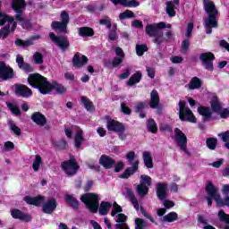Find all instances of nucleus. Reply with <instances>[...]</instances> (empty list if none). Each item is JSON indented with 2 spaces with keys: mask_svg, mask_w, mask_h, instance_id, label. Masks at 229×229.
<instances>
[{
  "mask_svg": "<svg viewBox=\"0 0 229 229\" xmlns=\"http://www.w3.org/2000/svg\"><path fill=\"white\" fill-rule=\"evenodd\" d=\"M112 208V204L110 202H101L98 212L100 216H106Z\"/></svg>",
  "mask_w": 229,
  "mask_h": 229,
  "instance_id": "obj_32",
  "label": "nucleus"
},
{
  "mask_svg": "<svg viewBox=\"0 0 229 229\" xmlns=\"http://www.w3.org/2000/svg\"><path fill=\"white\" fill-rule=\"evenodd\" d=\"M114 164H115V161L108 156H101L99 159V165H103L106 169H110L114 166Z\"/></svg>",
  "mask_w": 229,
  "mask_h": 229,
  "instance_id": "obj_30",
  "label": "nucleus"
},
{
  "mask_svg": "<svg viewBox=\"0 0 229 229\" xmlns=\"http://www.w3.org/2000/svg\"><path fill=\"white\" fill-rule=\"evenodd\" d=\"M214 58V54L211 52H207L200 55V60L207 71H214V64L212 63Z\"/></svg>",
  "mask_w": 229,
  "mask_h": 229,
  "instance_id": "obj_14",
  "label": "nucleus"
},
{
  "mask_svg": "<svg viewBox=\"0 0 229 229\" xmlns=\"http://www.w3.org/2000/svg\"><path fill=\"white\" fill-rule=\"evenodd\" d=\"M120 212H123V208H121V206H119L117 202H114L113 204V209L111 212L112 217H115V216H117V214H120Z\"/></svg>",
  "mask_w": 229,
  "mask_h": 229,
  "instance_id": "obj_50",
  "label": "nucleus"
},
{
  "mask_svg": "<svg viewBox=\"0 0 229 229\" xmlns=\"http://www.w3.org/2000/svg\"><path fill=\"white\" fill-rule=\"evenodd\" d=\"M89 62V59H87V56L81 55V54H75L73 56V65L74 67H83L85 64Z\"/></svg>",
  "mask_w": 229,
  "mask_h": 229,
  "instance_id": "obj_26",
  "label": "nucleus"
},
{
  "mask_svg": "<svg viewBox=\"0 0 229 229\" xmlns=\"http://www.w3.org/2000/svg\"><path fill=\"white\" fill-rule=\"evenodd\" d=\"M175 5L173 1L166 2V13L170 17H174L176 15V11L174 10Z\"/></svg>",
  "mask_w": 229,
  "mask_h": 229,
  "instance_id": "obj_39",
  "label": "nucleus"
},
{
  "mask_svg": "<svg viewBox=\"0 0 229 229\" xmlns=\"http://www.w3.org/2000/svg\"><path fill=\"white\" fill-rule=\"evenodd\" d=\"M135 17V13H133V12L130 11V10H126L125 12L120 13L119 15V19L121 21L124 20V19H131Z\"/></svg>",
  "mask_w": 229,
  "mask_h": 229,
  "instance_id": "obj_45",
  "label": "nucleus"
},
{
  "mask_svg": "<svg viewBox=\"0 0 229 229\" xmlns=\"http://www.w3.org/2000/svg\"><path fill=\"white\" fill-rule=\"evenodd\" d=\"M44 196H38V197H30L27 196L24 198V201L28 203L29 205H35L36 207H38L44 203Z\"/></svg>",
  "mask_w": 229,
  "mask_h": 229,
  "instance_id": "obj_25",
  "label": "nucleus"
},
{
  "mask_svg": "<svg viewBox=\"0 0 229 229\" xmlns=\"http://www.w3.org/2000/svg\"><path fill=\"white\" fill-rule=\"evenodd\" d=\"M126 219L128 217L124 214H118V219L116 220L115 228L116 229H130L128 224H126Z\"/></svg>",
  "mask_w": 229,
  "mask_h": 229,
  "instance_id": "obj_31",
  "label": "nucleus"
},
{
  "mask_svg": "<svg viewBox=\"0 0 229 229\" xmlns=\"http://www.w3.org/2000/svg\"><path fill=\"white\" fill-rule=\"evenodd\" d=\"M40 38L39 35L33 36L32 38L27 39V40H21L17 39L15 41L16 46H20L21 47H28L30 46H33L35 44V40H38Z\"/></svg>",
  "mask_w": 229,
  "mask_h": 229,
  "instance_id": "obj_24",
  "label": "nucleus"
},
{
  "mask_svg": "<svg viewBox=\"0 0 229 229\" xmlns=\"http://www.w3.org/2000/svg\"><path fill=\"white\" fill-rule=\"evenodd\" d=\"M106 128L108 131H124V126L115 120H108Z\"/></svg>",
  "mask_w": 229,
  "mask_h": 229,
  "instance_id": "obj_19",
  "label": "nucleus"
},
{
  "mask_svg": "<svg viewBox=\"0 0 229 229\" xmlns=\"http://www.w3.org/2000/svg\"><path fill=\"white\" fill-rule=\"evenodd\" d=\"M206 191L208 194V207L212 206V199H214L217 207H229V196L225 197V199H221L219 195V189H217L212 182H208L206 186Z\"/></svg>",
  "mask_w": 229,
  "mask_h": 229,
  "instance_id": "obj_3",
  "label": "nucleus"
},
{
  "mask_svg": "<svg viewBox=\"0 0 229 229\" xmlns=\"http://www.w3.org/2000/svg\"><path fill=\"white\" fill-rule=\"evenodd\" d=\"M164 207H165V208H173V207H174V202H173V200H164L163 202Z\"/></svg>",
  "mask_w": 229,
  "mask_h": 229,
  "instance_id": "obj_61",
  "label": "nucleus"
},
{
  "mask_svg": "<svg viewBox=\"0 0 229 229\" xmlns=\"http://www.w3.org/2000/svg\"><path fill=\"white\" fill-rule=\"evenodd\" d=\"M148 105L150 108H158V106L160 105V95H158V91H157V89L151 91Z\"/></svg>",
  "mask_w": 229,
  "mask_h": 229,
  "instance_id": "obj_20",
  "label": "nucleus"
},
{
  "mask_svg": "<svg viewBox=\"0 0 229 229\" xmlns=\"http://www.w3.org/2000/svg\"><path fill=\"white\" fill-rule=\"evenodd\" d=\"M49 37L52 40V42H55L62 49V51H65L67 47H69V40H67V38L65 37H57L55 35V33H50Z\"/></svg>",
  "mask_w": 229,
  "mask_h": 229,
  "instance_id": "obj_16",
  "label": "nucleus"
},
{
  "mask_svg": "<svg viewBox=\"0 0 229 229\" xmlns=\"http://www.w3.org/2000/svg\"><path fill=\"white\" fill-rule=\"evenodd\" d=\"M147 128L149 131H152V133H157V123H155V120L148 119Z\"/></svg>",
  "mask_w": 229,
  "mask_h": 229,
  "instance_id": "obj_52",
  "label": "nucleus"
},
{
  "mask_svg": "<svg viewBox=\"0 0 229 229\" xmlns=\"http://www.w3.org/2000/svg\"><path fill=\"white\" fill-rule=\"evenodd\" d=\"M190 41L189 39H185L182 41V49L183 53H187V51H189V46H190Z\"/></svg>",
  "mask_w": 229,
  "mask_h": 229,
  "instance_id": "obj_60",
  "label": "nucleus"
},
{
  "mask_svg": "<svg viewBox=\"0 0 229 229\" xmlns=\"http://www.w3.org/2000/svg\"><path fill=\"white\" fill-rule=\"evenodd\" d=\"M179 118L181 119V121L196 123V116H194L192 111L185 106V101L179 102Z\"/></svg>",
  "mask_w": 229,
  "mask_h": 229,
  "instance_id": "obj_8",
  "label": "nucleus"
},
{
  "mask_svg": "<svg viewBox=\"0 0 229 229\" xmlns=\"http://www.w3.org/2000/svg\"><path fill=\"white\" fill-rule=\"evenodd\" d=\"M114 53L118 57H114V59L113 60V65L114 67H117V65H119V64H122L123 60H124V52H123V49L121 47H114Z\"/></svg>",
  "mask_w": 229,
  "mask_h": 229,
  "instance_id": "obj_29",
  "label": "nucleus"
},
{
  "mask_svg": "<svg viewBox=\"0 0 229 229\" xmlns=\"http://www.w3.org/2000/svg\"><path fill=\"white\" fill-rule=\"evenodd\" d=\"M164 28L171 29V24L165 22H159L155 24H149L146 27V33L148 37H154L155 44H162L164 42V33L162 30Z\"/></svg>",
  "mask_w": 229,
  "mask_h": 229,
  "instance_id": "obj_4",
  "label": "nucleus"
},
{
  "mask_svg": "<svg viewBox=\"0 0 229 229\" xmlns=\"http://www.w3.org/2000/svg\"><path fill=\"white\" fill-rule=\"evenodd\" d=\"M142 80V73L140 72H136L128 81V85H135Z\"/></svg>",
  "mask_w": 229,
  "mask_h": 229,
  "instance_id": "obj_36",
  "label": "nucleus"
},
{
  "mask_svg": "<svg viewBox=\"0 0 229 229\" xmlns=\"http://www.w3.org/2000/svg\"><path fill=\"white\" fill-rule=\"evenodd\" d=\"M82 203L86 204V207L96 214L98 208H99V195L95 193H86L81 197Z\"/></svg>",
  "mask_w": 229,
  "mask_h": 229,
  "instance_id": "obj_7",
  "label": "nucleus"
},
{
  "mask_svg": "<svg viewBox=\"0 0 229 229\" xmlns=\"http://www.w3.org/2000/svg\"><path fill=\"white\" fill-rule=\"evenodd\" d=\"M157 187V196L159 199H165V196H167V184L157 182L156 184Z\"/></svg>",
  "mask_w": 229,
  "mask_h": 229,
  "instance_id": "obj_22",
  "label": "nucleus"
},
{
  "mask_svg": "<svg viewBox=\"0 0 229 229\" xmlns=\"http://www.w3.org/2000/svg\"><path fill=\"white\" fill-rule=\"evenodd\" d=\"M143 162L148 169H153V157H151V153L148 151L143 152Z\"/></svg>",
  "mask_w": 229,
  "mask_h": 229,
  "instance_id": "obj_33",
  "label": "nucleus"
},
{
  "mask_svg": "<svg viewBox=\"0 0 229 229\" xmlns=\"http://www.w3.org/2000/svg\"><path fill=\"white\" fill-rule=\"evenodd\" d=\"M198 112L204 119L212 118V109L209 107L200 106L198 108Z\"/></svg>",
  "mask_w": 229,
  "mask_h": 229,
  "instance_id": "obj_35",
  "label": "nucleus"
},
{
  "mask_svg": "<svg viewBox=\"0 0 229 229\" xmlns=\"http://www.w3.org/2000/svg\"><path fill=\"white\" fill-rule=\"evenodd\" d=\"M6 105L12 114H14V115H21V109H19V106H17V104L6 103Z\"/></svg>",
  "mask_w": 229,
  "mask_h": 229,
  "instance_id": "obj_44",
  "label": "nucleus"
},
{
  "mask_svg": "<svg viewBox=\"0 0 229 229\" xmlns=\"http://www.w3.org/2000/svg\"><path fill=\"white\" fill-rule=\"evenodd\" d=\"M172 64H182L183 62V58L180 56H173L171 57Z\"/></svg>",
  "mask_w": 229,
  "mask_h": 229,
  "instance_id": "obj_63",
  "label": "nucleus"
},
{
  "mask_svg": "<svg viewBox=\"0 0 229 229\" xmlns=\"http://www.w3.org/2000/svg\"><path fill=\"white\" fill-rule=\"evenodd\" d=\"M204 10L208 14V17L204 21V27L206 28V33L210 35V33H212V28H217V20L216 19L217 9H216L214 2L205 0Z\"/></svg>",
  "mask_w": 229,
  "mask_h": 229,
  "instance_id": "obj_2",
  "label": "nucleus"
},
{
  "mask_svg": "<svg viewBox=\"0 0 229 229\" xmlns=\"http://www.w3.org/2000/svg\"><path fill=\"white\" fill-rule=\"evenodd\" d=\"M31 119L33 123H36L38 126H46V123L47 121L46 120V116L39 112H36L31 115Z\"/></svg>",
  "mask_w": 229,
  "mask_h": 229,
  "instance_id": "obj_27",
  "label": "nucleus"
},
{
  "mask_svg": "<svg viewBox=\"0 0 229 229\" xmlns=\"http://www.w3.org/2000/svg\"><path fill=\"white\" fill-rule=\"evenodd\" d=\"M56 209V199H50L43 204V212L45 214H53Z\"/></svg>",
  "mask_w": 229,
  "mask_h": 229,
  "instance_id": "obj_18",
  "label": "nucleus"
},
{
  "mask_svg": "<svg viewBox=\"0 0 229 229\" xmlns=\"http://www.w3.org/2000/svg\"><path fill=\"white\" fill-rule=\"evenodd\" d=\"M135 223H136L135 229H144V226H146V223H144V220L140 218H137Z\"/></svg>",
  "mask_w": 229,
  "mask_h": 229,
  "instance_id": "obj_58",
  "label": "nucleus"
},
{
  "mask_svg": "<svg viewBox=\"0 0 229 229\" xmlns=\"http://www.w3.org/2000/svg\"><path fill=\"white\" fill-rule=\"evenodd\" d=\"M128 196H129V199L132 203L134 208L136 210H139V202L137 201V199L135 198V195H133L131 191H128Z\"/></svg>",
  "mask_w": 229,
  "mask_h": 229,
  "instance_id": "obj_49",
  "label": "nucleus"
},
{
  "mask_svg": "<svg viewBox=\"0 0 229 229\" xmlns=\"http://www.w3.org/2000/svg\"><path fill=\"white\" fill-rule=\"evenodd\" d=\"M198 221L200 225H204L203 229H215L214 226L208 225V221L203 216H199Z\"/></svg>",
  "mask_w": 229,
  "mask_h": 229,
  "instance_id": "obj_46",
  "label": "nucleus"
},
{
  "mask_svg": "<svg viewBox=\"0 0 229 229\" xmlns=\"http://www.w3.org/2000/svg\"><path fill=\"white\" fill-rule=\"evenodd\" d=\"M218 217L222 223H225V225H229V215L225 213V211L220 210L218 212Z\"/></svg>",
  "mask_w": 229,
  "mask_h": 229,
  "instance_id": "obj_51",
  "label": "nucleus"
},
{
  "mask_svg": "<svg viewBox=\"0 0 229 229\" xmlns=\"http://www.w3.org/2000/svg\"><path fill=\"white\" fill-rule=\"evenodd\" d=\"M10 124V128L12 130V131H13V133H15V135H21V129L19 127H17L13 123H9Z\"/></svg>",
  "mask_w": 229,
  "mask_h": 229,
  "instance_id": "obj_59",
  "label": "nucleus"
},
{
  "mask_svg": "<svg viewBox=\"0 0 229 229\" xmlns=\"http://www.w3.org/2000/svg\"><path fill=\"white\" fill-rule=\"evenodd\" d=\"M211 107L214 112H219L222 119L229 117V108L221 109V102L217 99V97L214 96L211 99Z\"/></svg>",
  "mask_w": 229,
  "mask_h": 229,
  "instance_id": "obj_13",
  "label": "nucleus"
},
{
  "mask_svg": "<svg viewBox=\"0 0 229 229\" xmlns=\"http://www.w3.org/2000/svg\"><path fill=\"white\" fill-rule=\"evenodd\" d=\"M192 30H194V24L192 22L188 23L185 37L187 38L191 37Z\"/></svg>",
  "mask_w": 229,
  "mask_h": 229,
  "instance_id": "obj_57",
  "label": "nucleus"
},
{
  "mask_svg": "<svg viewBox=\"0 0 229 229\" xmlns=\"http://www.w3.org/2000/svg\"><path fill=\"white\" fill-rule=\"evenodd\" d=\"M121 107H122V112L123 114H126L127 115H130V114H131V110L129 109L128 106H126V104H122Z\"/></svg>",
  "mask_w": 229,
  "mask_h": 229,
  "instance_id": "obj_64",
  "label": "nucleus"
},
{
  "mask_svg": "<svg viewBox=\"0 0 229 229\" xmlns=\"http://www.w3.org/2000/svg\"><path fill=\"white\" fill-rule=\"evenodd\" d=\"M62 167L68 176H72V174H76L80 166L78 165V163H76L75 158H71L70 160L64 162Z\"/></svg>",
  "mask_w": 229,
  "mask_h": 229,
  "instance_id": "obj_12",
  "label": "nucleus"
},
{
  "mask_svg": "<svg viewBox=\"0 0 229 229\" xmlns=\"http://www.w3.org/2000/svg\"><path fill=\"white\" fill-rule=\"evenodd\" d=\"M20 69H22V71H25V72H33V67H31L28 63H24L22 65H21Z\"/></svg>",
  "mask_w": 229,
  "mask_h": 229,
  "instance_id": "obj_55",
  "label": "nucleus"
},
{
  "mask_svg": "<svg viewBox=\"0 0 229 229\" xmlns=\"http://www.w3.org/2000/svg\"><path fill=\"white\" fill-rule=\"evenodd\" d=\"M99 23L102 26H106V28L110 29L112 28V21L108 18H104L99 21Z\"/></svg>",
  "mask_w": 229,
  "mask_h": 229,
  "instance_id": "obj_54",
  "label": "nucleus"
},
{
  "mask_svg": "<svg viewBox=\"0 0 229 229\" xmlns=\"http://www.w3.org/2000/svg\"><path fill=\"white\" fill-rule=\"evenodd\" d=\"M14 90L16 96H21V98H31V96H33L31 89L23 84H16Z\"/></svg>",
  "mask_w": 229,
  "mask_h": 229,
  "instance_id": "obj_17",
  "label": "nucleus"
},
{
  "mask_svg": "<svg viewBox=\"0 0 229 229\" xmlns=\"http://www.w3.org/2000/svg\"><path fill=\"white\" fill-rule=\"evenodd\" d=\"M127 160L131 164L133 160L135 159V153L133 151H130L126 155Z\"/></svg>",
  "mask_w": 229,
  "mask_h": 229,
  "instance_id": "obj_62",
  "label": "nucleus"
},
{
  "mask_svg": "<svg viewBox=\"0 0 229 229\" xmlns=\"http://www.w3.org/2000/svg\"><path fill=\"white\" fill-rule=\"evenodd\" d=\"M32 60L37 65H42V64H44V55L38 52H36L32 56Z\"/></svg>",
  "mask_w": 229,
  "mask_h": 229,
  "instance_id": "obj_43",
  "label": "nucleus"
},
{
  "mask_svg": "<svg viewBox=\"0 0 229 229\" xmlns=\"http://www.w3.org/2000/svg\"><path fill=\"white\" fill-rule=\"evenodd\" d=\"M163 219L168 223H173V221H176V219H178V214L171 212L167 216H165Z\"/></svg>",
  "mask_w": 229,
  "mask_h": 229,
  "instance_id": "obj_48",
  "label": "nucleus"
},
{
  "mask_svg": "<svg viewBox=\"0 0 229 229\" xmlns=\"http://www.w3.org/2000/svg\"><path fill=\"white\" fill-rule=\"evenodd\" d=\"M206 144L209 149H216V146H217V139L208 138L206 141Z\"/></svg>",
  "mask_w": 229,
  "mask_h": 229,
  "instance_id": "obj_47",
  "label": "nucleus"
},
{
  "mask_svg": "<svg viewBox=\"0 0 229 229\" xmlns=\"http://www.w3.org/2000/svg\"><path fill=\"white\" fill-rule=\"evenodd\" d=\"M43 161H42V157L36 155L35 158L32 163V169L35 173L40 169V166L42 165Z\"/></svg>",
  "mask_w": 229,
  "mask_h": 229,
  "instance_id": "obj_37",
  "label": "nucleus"
},
{
  "mask_svg": "<svg viewBox=\"0 0 229 229\" xmlns=\"http://www.w3.org/2000/svg\"><path fill=\"white\" fill-rule=\"evenodd\" d=\"M113 4H122V6H126L127 8H137L140 4L137 0H111Z\"/></svg>",
  "mask_w": 229,
  "mask_h": 229,
  "instance_id": "obj_21",
  "label": "nucleus"
},
{
  "mask_svg": "<svg viewBox=\"0 0 229 229\" xmlns=\"http://www.w3.org/2000/svg\"><path fill=\"white\" fill-rule=\"evenodd\" d=\"M174 140L184 153H189V150H187V136L178 128L174 130Z\"/></svg>",
  "mask_w": 229,
  "mask_h": 229,
  "instance_id": "obj_11",
  "label": "nucleus"
},
{
  "mask_svg": "<svg viewBox=\"0 0 229 229\" xmlns=\"http://www.w3.org/2000/svg\"><path fill=\"white\" fill-rule=\"evenodd\" d=\"M201 87V81L198 77H194L191 79L190 84H189V89L191 90H194L196 89H199Z\"/></svg>",
  "mask_w": 229,
  "mask_h": 229,
  "instance_id": "obj_40",
  "label": "nucleus"
},
{
  "mask_svg": "<svg viewBox=\"0 0 229 229\" xmlns=\"http://www.w3.org/2000/svg\"><path fill=\"white\" fill-rule=\"evenodd\" d=\"M64 199L68 205H71V207H73V208H78L79 203L74 197L72 195H65Z\"/></svg>",
  "mask_w": 229,
  "mask_h": 229,
  "instance_id": "obj_42",
  "label": "nucleus"
},
{
  "mask_svg": "<svg viewBox=\"0 0 229 229\" xmlns=\"http://www.w3.org/2000/svg\"><path fill=\"white\" fill-rule=\"evenodd\" d=\"M81 101L82 105H84L85 108L88 110V112H92L94 110V105L90 100L86 97H81Z\"/></svg>",
  "mask_w": 229,
  "mask_h": 229,
  "instance_id": "obj_41",
  "label": "nucleus"
},
{
  "mask_svg": "<svg viewBox=\"0 0 229 229\" xmlns=\"http://www.w3.org/2000/svg\"><path fill=\"white\" fill-rule=\"evenodd\" d=\"M11 6L13 10H14L16 13V19L21 22V26L24 30H30L31 28V23L30 21H24V17L22 16V13L26 10V3L24 0H10ZM1 6V1H0Z\"/></svg>",
  "mask_w": 229,
  "mask_h": 229,
  "instance_id": "obj_6",
  "label": "nucleus"
},
{
  "mask_svg": "<svg viewBox=\"0 0 229 229\" xmlns=\"http://www.w3.org/2000/svg\"><path fill=\"white\" fill-rule=\"evenodd\" d=\"M0 26H4L0 30V38H6L10 32L15 31L17 23L13 20V17L8 16L4 13H0Z\"/></svg>",
  "mask_w": 229,
  "mask_h": 229,
  "instance_id": "obj_5",
  "label": "nucleus"
},
{
  "mask_svg": "<svg viewBox=\"0 0 229 229\" xmlns=\"http://www.w3.org/2000/svg\"><path fill=\"white\" fill-rule=\"evenodd\" d=\"M152 179L149 175L142 174L140 175V185L137 187V192L140 196H146L149 191V186L151 185Z\"/></svg>",
  "mask_w": 229,
  "mask_h": 229,
  "instance_id": "obj_10",
  "label": "nucleus"
},
{
  "mask_svg": "<svg viewBox=\"0 0 229 229\" xmlns=\"http://www.w3.org/2000/svg\"><path fill=\"white\" fill-rule=\"evenodd\" d=\"M28 83L34 89H38L41 94H49L51 90H55L57 94H65V92H67V89L62 84L56 82L51 84L47 81V79L38 73L30 74Z\"/></svg>",
  "mask_w": 229,
  "mask_h": 229,
  "instance_id": "obj_1",
  "label": "nucleus"
},
{
  "mask_svg": "<svg viewBox=\"0 0 229 229\" xmlns=\"http://www.w3.org/2000/svg\"><path fill=\"white\" fill-rule=\"evenodd\" d=\"M137 169H139V161H136L132 165V168H129V169L125 170L124 174L122 175V178H128V177L131 176V174H133V173H135L137 171Z\"/></svg>",
  "mask_w": 229,
  "mask_h": 229,
  "instance_id": "obj_38",
  "label": "nucleus"
},
{
  "mask_svg": "<svg viewBox=\"0 0 229 229\" xmlns=\"http://www.w3.org/2000/svg\"><path fill=\"white\" fill-rule=\"evenodd\" d=\"M13 69H12L9 65H6V64L1 62L0 63V80H4L6 81V80H12L13 78Z\"/></svg>",
  "mask_w": 229,
  "mask_h": 229,
  "instance_id": "obj_15",
  "label": "nucleus"
},
{
  "mask_svg": "<svg viewBox=\"0 0 229 229\" xmlns=\"http://www.w3.org/2000/svg\"><path fill=\"white\" fill-rule=\"evenodd\" d=\"M11 215L14 219H20L21 221H26L27 223L30 222V220L31 219V216L24 214L19 209H13L11 211Z\"/></svg>",
  "mask_w": 229,
  "mask_h": 229,
  "instance_id": "obj_23",
  "label": "nucleus"
},
{
  "mask_svg": "<svg viewBox=\"0 0 229 229\" xmlns=\"http://www.w3.org/2000/svg\"><path fill=\"white\" fill-rule=\"evenodd\" d=\"M78 32L80 37H94V30L89 27H81Z\"/></svg>",
  "mask_w": 229,
  "mask_h": 229,
  "instance_id": "obj_34",
  "label": "nucleus"
},
{
  "mask_svg": "<svg viewBox=\"0 0 229 229\" xmlns=\"http://www.w3.org/2000/svg\"><path fill=\"white\" fill-rule=\"evenodd\" d=\"M61 21H53L52 29L55 30V31H63L64 33H67V25L69 24V13L63 11L61 13Z\"/></svg>",
  "mask_w": 229,
  "mask_h": 229,
  "instance_id": "obj_9",
  "label": "nucleus"
},
{
  "mask_svg": "<svg viewBox=\"0 0 229 229\" xmlns=\"http://www.w3.org/2000/svg\"><path fill=\"white\" fill-rule=\"evenodd\" d=\"M148 51V47L146 45H137L136 46V53L138 56H142L144 53Z\"/></svg>",
  "mask_w": 229,
  "mask_h": 229,
  "instance_id": "obj_53",
  "label": "nucleus"
},
{
  "mask_svg": "<svg viewBox=\"0 0 229 229\" xmlns=\"http://www.w3.org/2000/svg\"><path fill=\"white\" fill-rule=\"evenodd\" d=\"M75 130L77 133L74 138V144L76 149H80V147L83 144V140H85V139H83V131L80 129V127H75Z\"/></svg>",
  "mask_w": 229,
  "mask_h": 229,
  "instance_id": "obj_28",
  "label": "nucleus"
},
{
  "mask_svg": "<svg viewBox=\"0 0 229 229\" xmlns=\"http://www.w3.org/2000/svg\"><path fill=\"white\" fill-rule=\"evenodd\" d=\"M218 137L221 138L223 142H229V131L219 133Z\"/></svg>",
  "mask_w": 229,
  "mask_h": 229,
  "instance_id": "obj_56",
  "label": "nucleus"
}]
</instances>
